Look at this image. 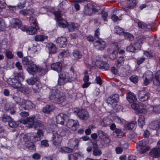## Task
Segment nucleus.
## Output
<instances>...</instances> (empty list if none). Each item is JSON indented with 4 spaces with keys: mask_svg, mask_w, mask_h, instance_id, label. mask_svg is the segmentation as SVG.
<instances>
[{
    "mask_svg": "<svg viewBox=\"0 0 160 160\" xmlns=\"http://www.w3.org/2000/svg\"><path fill=\"white\" fill-rule=\"evenodd\" d=\"M146 142L143 140L140 141L136 145L137 149L140 151V153L143 154L147 151H148L150 148L149 146H147Z\"/></svg>",
    "mask_w": 160,
    "mask_h": 160,
    "instance_id": "nucleus-6",
    "label": "nucleus"
},
{
    "mask_svg": "<svg viewBox=\"0 0 160 160\" xmlns=\"http://www.w3.org/2000/svg\"><path fill=\"white\" fill-rule=\"evenodd\" d=\"M119 96L118 94H115L111 95L108 97L107 102L108 104L112 105L113 107H115L117 105V102L119 100Z\"/></svg>",
    "mask_w": 160,
    "mask_h": 160,
    "instance_id": "nucleus-10",
    "label": "nucleus"
},
{
    "mask_svg": "<svg viewBox=\"0 0 160 160\" xmlns=\"http://www.w3.org/2000/svg\"><path fill=\"white\" fill-rule=\"evenodd\" d=\"M52 69L59 72H61L62 69V64L61 62H58L56 63H52L51 65Z\"/></svg>",
    "mask_w": 160,
    "mask_h": 160,
    "instance_id": "nucleus-24",
    "label": "nucleus"
},
{
    "mask_svg": "<svg viewBox=\"0 0 160 160\" xmlns=\"http://www.w3.org/2000/svg\"><path fill=\"white\" fill-rule=\"evenodd\" d=\"M9 126L12 128H15L18 127V124L15 122L14 119L12 118L11 120L8 123Z\"/></svg>",
    "mask_w": 160,
    "mask_h": 160,
    "instance_id": "nucleus-50",
    "label": "nucleus"
},
{
    "mask_svg": "<svg viewBox=\"0 0 160 160\" xmlns=\"http://www.w3.org/2000/svg\"><path fill=\"white\" fill-rule=\"evenodd\" d=\"M33 12L32 10L29 9L22 10L19 11L20 14L24 16L30 15L32 14Z\"/></svg>",
    "mask_w": 160,
    "mask_h": 160,
    "instance_id": "nucleus-46",
    "label": "nucleus"
},
{
    "mask_svg": "<svg viewBox=\"0 0 160 160\" xmlns=\"http://www.w3.org/2000/svg\"><path fill=\"white\" fill-rule=\"evenodd\" d=\"M78 117L82 120H87L89 118V114L85 109L77 110L74 111Z\"/></svg>",
    "mask_w": 160,
    "mask_h": 160,
    "instance_id": "nucleus-9",
    "label": "nucleus"
},
{
    "mask_svg": "<svg viewBox=\"0 0 160 160\" xmlns=\"http://www.w3.org/2000/svg\"><path fill=\"white\" fill-rule=\"evenodd\" d=\"M127 99L130 103H133L137 100L136 95L132 92H130L127 94Z\"/></svg>",
    "mask_w": 160,
    "mask_h": 160,
    "instance_id": "nucleus-32",
    "label": "nucleus"
},
{
    "mask_svg": "<svg viewBox=\"0 0 160 160\" xmlns=\"http://www.w3.org/2000/svg\"><path fill=\"white\" fill-rule=\"evenodd\" d=\"M51 139V141L53 144L56 146L60 145L62 140V138L56 132L53 133Z\"/></svg>",
    "mask_w": 160,
    "mask_h": 160,
    "instance_id": "nucleus-16",
    "label": "nucleus"
},
{
    "mask_svg": "<svg viewBox=\"0 0 160 160\" xmlns=\"http://www.w3.org/2000/svg\"><path fill=\"white\" fill-rule=\"evenodd\" d=\"M50 100L58 104H61L66 100L65 96L58 90L56 89H52L49 95Z\"/></svg>",
    "mask_w": 160,
    "mask_h": 160,
    "instance_id": "nucleus-1",
    "label": "nucleus"
},
{
    "mask_svg": "<svg viewBox=\"0 0 160 160\" xmlns=\"http://www.w3.org/2000/svg\"><path fill=\"white\" fill-rule=\"evenodd\" d=\"M29 22L33 24L35 27H31L28 28L27 31V33L29 35H33L36 33L37 32V30L39 29V28L38 26L36 19L33 17H31L30 18Z\"/></svg>",
    "mask_w": 160,
    "mask_h": 160,
    "instance_id": "nucleus-4",
    "label": "nucleus"
},
{
    "mask_svg": "<svg viewBox=\"0 0 160 160\" xmlns=\"http://www.w3.org/2000/svg\"><path fill=\"white\" fill-rule=\"evenodd\" d=\"M67 27L68 28L69 32L72 31V30H77L78 29V28L76 26L74 23L72 22L69 24L68 23Z\"/></svg>",
    "mask_w": 160,
    "mask_h": 160,
    "instance_id": "nucleus-53",
    "label": "nucleus"
},
{
    "mask_svg": "<svg viewBox=\"0 0 160 160\" xmlns=\"http://www.w3.org/2000/svg\"><path fill=\"white\" fill-rule=\"evenodd\" d=\"M104 62L99 60H97L96 62V65L98 68H102V66L104 65Z\"/></svg>",
    "mask_w": 160,
    "mask_h": 160,
    "instance_id": "nucleus-62",
    "label": "nucleus"
},
{
    "mask_svg": "<svg viewBox=\"0 0 160 160\" xmlns=\"http://www.w3.org/2000/svg\"><path fill=\"white\" fill-rule=\"evenodd\" d=\"M28 143L27 144H26L25 146L31 151H34L36 149L35 144L31 141Z\"/></svg>",
    "mask_w": 160,
    "mask_h": 160,
    "instance_id": "nucleus-54",
    "label": "nucleus"
},
{
    "mask_svg": "<svg viewBox=\"0 0 160 160\" xmlns=\"http://www.w3.org/2000/svg\"><path fill=\"white\" fill-rule=\"evenodd\" d=\"M123 35L125 38L129 41H132L134 39V37L130 33L128 32H124Z\"/></svg>",
    "mask_w": 160,
    "mask_h": 160,
    "instance_id": "nucleus-47",
    "label": "nucleus"
},
{
    "mask_svg": "<svg viewBox=\"0 0 160 160\" xmlns=\"http://www.w3.org/2000/svg\"><path fill=\"white\" fill-rule=\"evenodd\" d=\"M124 59L122 57H120L115 62V64L117 67H120L123 65Z\"/></svg>",
    "mask_w": 160,
    "mask_h": 160,
    "instance_id": "nucleus-42",
    "label": "nucleus"
},
{
    "mask_svg": "<svg viewBox=\"0 0 160 160\" xmlns=\"http://www.w3.org/2000/svg\"><path fill=\"white\" fill-rule=\"evenodd\" d=\"M23 74L22 72L15 73L13 77L8 78L7 83L14 88H18L21 86L20 81L23 79Z\"/></svg>",
    "mask_w": 160,
    "mask_h": 160,
    "instance_id": "nucleus-2",
    "label": "nucleus"
},
{
    "mask_svg": "<svg viewBox=\"0 0 160 160\" xmlns=\"http://www.w3.org/2000/svg\"><path fill=\"white\" fill-rule=\"evenodd\" d=\"M73 57L76 59H78L81 58L82 54L78 50H75L73 52Z\"/></svg>",
    "mask_w": 160,
    "mask_h": 160,
    "instance_id": "nucleus-49",
    "label": "nucleus"
},
{
    "mask_svg": "<svg viewBox=\"0 0 160 160\" xmlns=\"http://www.w3.org/2000/svg\"><path fill=\"white\" fill-rule=\"evenodd\" d=\"M19 90L25 94L29 93L30 92V90L28 87L25 86L21 87Z\"/></svg>",
    "mask_w": 160,
    "mask_h": 160,
    "instance_id": "nucleus-56",
    "label": "nucleus"
},
{
    "mask_svg": "<svg viewBox=\"0 0 160 160\" xmlns=\"http://www.w3.org/2000/svg\"><path fill=\"white\" fill-rule=\"evenodd\" d=\"M79 140L76 138L70 139L68 143V145L72 150H77L78 149Z\"/></svg>",
    "mask_w": 160,
    "mask_h": 160,
    "instance_id": "nucleus-15",
    "label": "nucleus"
},
{
    "mask_svg": "<svg viewBox=\"0 0 160 160\" xmlns=\"http://www.w3.org/2000/svg\"><path fill=\"white\" fill-rule=\"evenodd\" d=\"M149 154L154 158H158L160 157V148L159 147L153 148L149 152Z\"/></svg>",
    "mask_w": 160,
    "mask_h": 160,
    "instance_id": "nucleus-22",
    "label": "nucleus"
},
{
    "mask_svg": "<svg viewBox=\"0 0 160 160\" xmlns=\"http://www.w3.org/2000/svg\"><path fill=\"white\" fill-rule=\"evenodd\" d=\"M148 26V24L141 21H139L138 23V27L142 29L147 28Z\"/></svg>",
    "mask_w": 160,
    "mask_h": 160,
    "instance_id": "nucleus-57",
    "label": "nucleus"
},
{
    "mask_svg": "<svg viewBox=\"0 0 160 160\" xmlns=\"http://www.w3.org/2000/svg\"><path fill=\"white\" fill-rule=\"evenodd\" d=\"M27 82L28 84L35 85L37 88L36 89H39L40 88V84L39 83L38 79L36 77L31 78L27 80Z\"/></svg>",
    "mask_w": 160,
    "mask_h": 160,
    "instance_id": "nucleus-21",
    "label": "nucleus"
},
{
    "mask_svg": "<svg viewBox=\"0 0 160 160\" xmlns=\"http://www.w3.org/2000/svg\"><path fill=\"white\" fill-rule=\"evenodd\" d=\"M118 47L116 44H114L112 45L111 47L108 49L110 59L113 60L116 58V55L118 53Z\"/></svg>",
    "mask_w": 160,
    "mask_h": 160,
    "instance_id": "nucleus-7",
    "label": "nucleus"
},
{
    "mask_svg": "<svg viewBox=\"0 0 160 160\" xmlns=\"http://www.w3.org/2000/svg\"><path fill=\"white\" fill-rule=\"evenodd\" d=\"M58 46L60 48H64L67 44V40L66 38L61 37L58 38L56 41Z\"/></svg>",
    "mask_w": 160,
    "mask_h": 160,
    "instance_id": "nucleus-17",
    "label": "nucleus"
},
{
    "mask_svg": "<svg viewBox=\"0 0 160 160\" xmlns=\"http://www.w3.org/2000/svg\"><path fill=\"white\" fill-rule=\"evenodd\" d=\"M28 137H29L28 133L26 134L22 133L19 136L20 142L25 146L26 144H27L29 143H30L31 141L30 140H29Z\"/></svg>",
    "mask_w": 160,
    "mask_h": 160,
    "instance_id": "nucleus-23",
    "label": "nucleus"
},
{
    "mask_svg": "<svg viewBox=\"0 0 160 160\" xmlns=\"http://www.w3.org/2000/svg\"><path fill=\"white\" fill-rule=\"evenodd\" d=\"M12 118L10 116L4 114L0 118V120L4 123H6L8 122V123L11 120Z\"/></svg>",
    "mask_w": 160,
    "mask_h": 160,
    "instance_id": "nucleus-37",
    "label": "nucleus"
},
{
    "mask_svg": "<svg viewBox=\"0 0 160 160\" xmlns=\"http://www.w3.org/2000/svg\"><path fill=\"white\" fill-rule=\"evenodd\" d=\"M28 72L32 75H34L37 72H43L44 71L41 68L38 67L35 64L31 65L27 68Z\"/></svg>",
    "mask_w": 160,
    "mask_h": 160,
    "instance_id": "nucleus-11",
    "label": "nucleus"
},
{
    "mask_svg": "<svg viewBox=\"0 0 160 160\" xmlns=\"http://www.w3.org/2000/svg\"><path fill=\"white\" fill-rule=\"evenodd\" d=\"M6 27L4 20L2 18H0V30H3Z\"/></svg>",
    "mask_w": 160,
    "mask_h": 160,
    "instance_id": "nucleus-59",
    "label": "nucleus"
},
{
    "mask_svg": "<svg viewBox=\"0 0 160 160\" xmlns=\"http://www.w3.org/2000/svg\"><path fill=\"white\" fill-rule=\"evenodd\" d=\"M144 40V38H141L138 40V42L132 43L127 48V51L130 52H134L135 51L140 49V43H142V42H141L140 41H143Z\"/></svg>",
    "mask_w": 160,
    "mask_h": 160,
    "instance_id": "nucleus-5",
    "label": "nucleus"
},
{
    "mask_svg": "<svg viewBox=\"0 0 160 160\" xmlns=\"http://www.w3.org/2000/svg\"><path fill=\"white\" fill-rule=\"evenodd\" d=\"M83 13L87 15H91L92 14V10L90 8V4L85 7L83 11Z\"/></svg>",
    "mask_w": 160,
    "mask_h": 160,
    "instance_id": "nucleus-40",
    "label": "nucleus"
},
{
    "mask_svg": "<svg viewBox=\"0 0 160 160\" xmlns=\"http://www.w3.org/2000/svg\"><path fill=\"white\" fill-rule=\"evenodd\" d=\"M66 115L63 113H60L56 116V121L57 123L63 125Z\"/></svg>",
    "mask_w": 160,
    "mask_h": 160,
    "instance_id": "nucleus-29",
    "label": "nucleus"
},
{
    "mask_svg": "<svg viewBox=\"0 0 160 160\" xmlns=\"http://www.w3.org/2000/svg\"><path fill=\"white\" fill-rule=\"evenodd\" d=\"M56 132L61 138L65 136H68L70 133L68 129L65 127H62L60 128Z\"/></svg>",
    "mask_w": 160,
    "mask_h": 160,
    "instance_id": "nucleus-19",
    "label": "nucleus"
},
{
    "mask_svg": "<svg viewBox=\"0 0 160 160\" xmlns=\"http://www.w3.org/2000/svg\"><path fill=\"white\" fill-rule=\"evenodd\" d=\"M22 63L24 65H29L32 64L34 62L32 58L29 56L24 57L22 59Z\"/></svg>",
    "mask_w": 160,
    "mask_h": 160,
    "instance_id": "nucleus-31",
    "label": "nucleus"
},
{
    "mask_svg": "<svg viewBox=\"0 0 160 160\" xmlns=\"http://www.w3.org/2000/svg\"><path fill=\"white\" fill-rule=\"evenodd\" d=\"M4 108L6 111L9 112L11 114H14L16 112L14 106L11 103H6L4 106Z\"/></svg>",
    "mask_w": 160,
    "mask_h": 160,
    "instance_id": "nucleus-25",
    "label": "nucleus"
},
{
    "mask_svg": "<svg viewBox=\"0 0 160 160\" xmlns=\"http://www.w3.org/2000/svg\"><path fill=\"white\" fill-rule=\"evenodd\" d=\"M48 37L47 36L42 35H37L34 38V40L37 42L43 41L45 39H47Z\"/></svg>",
    "mask_w": 160,
    "mask_h": 160,
    "instance_id": "nucleus-43",
    "label": "nucleus"
},
{
    "mask_svg": "<svg viewBox=\"0 0 160 160\" xmlns=\"http://www.w3.org/2000/svg\"><path fill=\"white\" fill-rule=\"evenodd\" d=\"M48 126L47 124L44 122H42L39 120H37L34 122L33 128L35 129L39 128L45 129Z\"/></svg>",
    "mask_w": 160,
    "mask_h": 160,
    "instance_id": "nucleus-27",
    "label": "nucleus"
},
{
    "mask_svg": "<svg viewBox=\"0 0 160 160\" xmlns=\"http://www.w3.org/2000/svg\"><path fill=\"white\" fill-rule=\"evenodd\" d=\"M71 78L69 73L66 72H62L59 75L58 84L59 85H64L68 82Z\"/></svg>",
    "mask_w": 160,
    "mask_h": 160,
    "instance_id": "nucleus-3",
    "label": "nucleus"
},
{
    "mask_svg": "<svg viewBox=\"0 0 160 160\" xmlns=\"http://www.w3.org/2000/svg\"><path fill=\"white\" fill-rule=\"evenodd\" d=\"M89 79V76L84 75L83 79V80L85 82V83L83 85V88H87L89 85L90 83L88 82Z\"/></svg>",
    "mask_w": 160,
    "mask_h": 160,
    "instance_id": "nucleus-48",
    "label": "nucleus"
},
{
    "mask_svg": "<svg viewBox=\"0 0 160 160\" xmlns=\"http://www.w3.org/2000/svg\"><path fill=\"white\" fill-rule=\"evenodd\" d=\"M37 135L34 133H28V136H29L30 140L31 141H32L34 142L40 140L41 138H39Z\"/></svg>",
    "mask_w": 160,
    "mask_h": 160,
    "instance_id": "nucleus-35",
    "label": "nucleus"
},
{
    "mask_svg": "<svg viewBox=\"0 0 160 160\" xmlns=\"http://www.w3.org/2000/svg\"><path fill=\"white\" fill-rule=\"evenodd\" d=\"M116 32L118 34L122 35L125 32H124L123 30L122 29L118 26H116Z\"/></svg>",
    "mask_w": 160,
    "mask_h": 160,
    "instance_id": "nucleus-61",
    "label": "nucleus"
},
{
    "mask_svg": "<svg viewBox=\"0 0 160 160\" xmlns=\"http://www.w3.org/2000/svg\"><path fill=\"white\" fill-rule=\"evenodd\" d=\"M79 125V122L77 120H74L72 119H69L67 123V127L73 131H76L77 127Z\"/></svg>",
    "mask_w": 160,
    "mask_h": 160,
    "instance_id": "nucleus-14",
    "label": "nucleus"
},
{
    "mask_svg": "<svg viewBox=\"0 0 160 160\" xmlns=\"http://www.w3.org/2000/svg\"><path fill=\"white\" fill-rule=\"evenodd\" d=\"M72 150L71 148L63 147L60 148L59 151L62 153H69L72 152Z\"/></svg>",
    "mask_w": 160,
    "mask_h": 160,
    "instance_id": "nucleus-41",
    "label": "nucleus"
},
{
    "mask_svg": "<svg viewBox=\"0 0 160 160\" xmlns=\"http://www.w3.org/2000/svg\"><path fill=\"white\" fill-rule=\"evenodd\" d=\"M25 3L26 2L25 0H20L19 3L17 6L18 9H21L24 7Z\"/></svg>",
    "mask_w": 160,
    "mask_h": 160,
    "instance_id": "nucleus-60",
    "label": "nucleus"
},
{
    "mask_svg": "<svg viewBox=\"0 0 160 160\" xmlns=\"http://www.w3.org/2000/svg\"><path fill=\"white\" fill-rule=\"evenodd\" d=\"M58 25L62 28H66L68 26V22L66 21L63 19L62 17L58 18Z\"/></svg>",
    "mask_w": 160,
    "mask_h": 160,
    "instance_id": "nucleus-34",
    "label": "nucleus"
},
{
    "mask_svg": "<svg viewBox=\"0 0 160 160\" xmlns=\"http://www.w3.org/2000/svg\"><path fill=\"white\" fill-rule=\"evenodd\" d=\"M94 47L98 50H102L106 47V43L102 39L99 38L94 44Z\"/></svg>",
    "mask_w": 160,
    "mask_h": 160,
    "instance_id": "nucleus-12",
    "label": "nucleus"
},
{
    "mask_svg": "<svg viewBox=\"0 0 160 160\" xmlns=\"http://www.w3.org/2000/svg\"><path fill=\"white\" fill-rule=\"evenodd\" d=\"M152 108V111L154 112L157 113H160V105L153 106Z\"/></svg>",
    "mask_w": 160,
    "mask_h": 160,
    "instance_id": "nucleus-58",
    "label": "nucleus"
},
{
    "mask_svg": "<svg viewBox=\"0 0 160 160\" xmlns=\"http://www.w3.org/2000/svg\"><path fill=\"white\" fill-rule=\"evenodd\" d=\"M55 108V107L52 104H47L43 107L42 110V111L44 113L48 114H50Z\"/></svg>",
    "mask_w": 160,
    "mask_h": 160,
    "instance_id": "nucleus-18",
    "label": "nucleus"
},
{
    "mask_svg": "<svg viewBox=\"0 0 160 160\" xmlns=\"http://www.w3.org/2000/svg\"><path fill=\"white\" fill-rule=\"evenodd\" d=\"M35 116H32L30 117H28L25 120L26 123L28 125V127L29 128H33L34 122H35Z\"/></svg>",
    "mask_w": 160,
    "mask_h": 160,
    "instance_id": "nucleus-30",
    "label": "nucleus"
},
{
    "mask_svg": "<svg viewBox=\"0 0 160 160\" xmlns=\"http://www.w3.org/2000/svg\"><path fill=\"white\" fill-rule=\"evenodd\" d=\"M13 27L16 29L19 28L22 25V22L19 19H15V22L13 24Z\"/></svg>",
    "mask_w": 160,
    "mask_h": 160,
    "instance_id": "nucleus-51",
    "label": "nucleus"
},
{
    "mask_svg": "<svg viewBox=\"0 0 160 160\" xmlns=\"http://www.w3.org/2000/svg\"><path fill=\"white\" fill-rule=\"evenodd\" d=\"M137 0H128L127 1L126 8L132 9L135 8L137 4Z\"/></svg>",
    "mask_w": 160,
    "mask_h": 160,
    "instance_id": "nucleus-33",
    "label": "nucleus"
},
{
    "mask_svg": "<svg viewBox=\"0 0 160 160\" xmlns=\"http://www.w3.org/2000/svg\"><path fill=\"white\" fill-rule=\"evenodd\" d=\"M143 78L144 79V84L146 86L148 85L151 81H153L154 77L153 72L150 71H147L143 74Z\"/></svg>",
    "mask_w": 160,
    "mask_h": 160,
    "instance_id": "nucleus-8",
    "label": "nucleus"
},
{
    "mask_svg": "<svg viewBox=\"0 0 160 160\" xmlns=\"http://www.w3.org/2000/svg\"><path fill=\"white\" fill-rule=\"evenodd\" d=\"M49 54H54L56 52L57 48L56 45L52 43H49L46 46Z\"/></svg>",
    "mask_w": 160,
    "mask_h": 160,
    "instance_id": "nucleus-28",
    "label": "nucleus"
},
{
    "mask_svg": "<svg viewBox=\"0 0 160 160\" xmlns=\"http://www.w3.org/2000/svg\"><path fill=\"white\" fill-rule=\"evenodd\" d=\"M138 96L140 101L145 102L150 97V94L148 92L146 91L144 89L139 91Z\"/></svg>",
    "mask_w": 160,
    "mask_h": 160,
    "instance_id": "nucleus-13",
    "label": "nucleus"
},
{
    "mask_svg": "<svg viewBox=\"0 0 160 160\" xmlns=\"http://www.w3.org/2000/svg\"><path fill=\"white\" fill-rule=\"evenodd\" d=\"M150 128L153 129H156L160 127V120H159L152 121L150 125Z\"/></svg>",
    "mask_w": 160,
    "mask_h": 160,
    "instance_id": "nucleus-36",
    "label": "nucleus"
},
{
    "mask_svg": "<svg viewBox=\"0 0 160 160\" xmlns=\"http://www.w3.org/2000/svg\"><path fill=\"white\" fill-rule=\"evenodd\" d=\"M130 79L131 82L136 83L138 81V77L136 75H133L130 78Z\"/></svg>",
    "mask_w": 160,
    "mask_h": 160,
    "instance_id": "nucleus-63",
    "label": "nucleus"
},
{
    "mask_svg": "<svg viewBox=\"0 0 160 160\" xmlns=\"http://www.w3.org/2000/svg\"><path fill=\"white\" fill-rule=\"evenodd\" d=\"M145 123L144 117L142 115L140 116L138 120V125L140 128H142L143 125H145Z\"/></svg>",
    "mask_w": 160,
    "mask_h": 160,
    "instance_id": "nucleus-45",
    "label": "nucleus"
},
{
    "mask_svg": "<svg viewBox=\"0 0 160 160\" xmlns=\"http://www.w3.org/2000/svg\"><path fill=\"white\" fill-rule=\"evenodd\" d=\"M93 154L97 156L101 155L102 153L101 150L98 148V146H96L93 148Z\"/></svg>",
    "mask_w": 160,
    "mask_h": 160,
    "instance_id": "nucleus-44",
    "label": "nucleus"
},
{
    "mask_svg": "<svg viewBox=\"0 0 160 160\" xmlns=\"http://www.w3.org/2000/svg\"><path fill=\"white\" fill-rule=\"evenodd\" d=\"M23 106H21L20 108H22V107L24 110H29L35 107V105L30 100L24 101L23 102Z\"/></svg>",
    "mask_w": 160,
    "mask_h": 160,
    "instance_id": "nucleus-20",
    "label": "nucleus"
},
{
    "mask_svg": "<svg viewBox=\"0 0 160 160\" xmlns=\"http://www.w3.org/2000/svg\"><path fill=\"white\" fill-rule=\"evenodd\" d=\"M153 84L156 86H160V70L157 71L155 75Z\"/></svg>",
    "mask_w": 160,
    "mask_h": 160,
    "instance_id": "nucleus-26",
    "label": "nucleus"
},
{
    "mask_svg": "<svg viewBox=\"0 0 160 160\" xmlns=\"http://www.w3.org/2000/svg\"><path fill=\"white\" fill-rule=\"evenodd\" d=\"M98 135L100 138L101 139H103L104 138H106L108 140V142H110L109 137L107 134L105 132H103L101 130H99L98 132Z\"/></svg>",
    "mask_w": 160,
    "mask_h": 160,
    "instance_id": "nucleus-39",
    "label": "nucleus"
},
{
    "mask_svg": "<svg viewBox=\"0 0 160 160\" xmlns=\"http://www.w3.org/2000/svg\"><path fill=\"white\" fill-rule=\"evenodd\" d=\"M80 154L78 153H74L68 155L69 160H77Z\"/></svg>",
    "mask_w": 160,
    "mask_h": 160,
    "instance_id": "nucleus-55",
    "label": "nucleus"
},
{
    "mask_svg": "<svg viewBox=\"0 0 160 160\" xmlns=\"http://www.w3.org/2000/svg\"><path fill=\"white\" fill-rule=\"evenodd\" d=\"M108 15V14L107 12H105L103 9L102 10V17L103 18L104 21H106Z\"/></svg>",
    "mask_w": 160,
    "mask_h": 160,
    "instance_id": "nucleus-64",
    "label": "nucleus"
},
{
    "mask_svg": "<svg viewBox=\"0 0 160 160\" xmlns=\"http://www.w3.org/2000/svg\"><path fill=\"white\" fill-rule=\"evenodd\" d=\"M11 96L13 99L17 103L19 104V105H22L23 104V102L24 101V99H22L18 96Z\"/></svg>",
    "mask_w": 160,
    "mask_h": 160,
    "instance_id": "nucleus-38",
    "label": "nucleus"
},
{
    "mask_svg": "<svg viewBox=\"0 0 160 160\" xmlns=\"http://www.w3.org/2000/svg\"><path fill=\"white\" fill-rule=\"evenodd\" d=\"M114 135H115L116 137H121L122 136L123 133L122 130L116 128L114 132Z\"/></svg>",
    "mask_w": 160,
    "mask_h": 160,
    "instance_id": "nucleus-52",
    "label": "nucleus"
}]
</instances>
